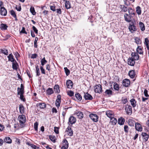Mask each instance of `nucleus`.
Segmentation results:
<instances>
[{
    "mask_svg": "<svg viewBox=\"0 0 149 149\" xmlns=\"http://www.w3.org/2000/svg\"><path fill=\"white\" fill-rule=\"evenodd\" d=\"M94 91L95 93H100L102 92V87L100 84L97 85L94 87Z\"/></svg>",
    "mask_w": 149,
    "mask_h": 149,
    "instance_id": "f257e3e1",
    "label": "nucleus"
},
{
    "mask_svg": "<svg viewBox=\"0 0 149 149\" xmlns=\"http://www.w3.org/2000/svg\"><path fill=\"white\" fill-rule=\"evenodd\" d=\"M129 29L132 33H133L134 31H136V26L133 22H132L130 24V25L129 26Z\"/></svg>",
    "mask_w": 149,
    "mask_h": 149,
    "instance_id": "f03ea898",
    "label": "nucleus"
},
{
    "mask_svg": "<svg viewBox=\"0 0 149 149\" xmlns=\"http://www.w3.org/2000/svg\"><path fill=\"white\" fill-rule=\"evenodd\" d=\"M125 110L128 115H131L132 113V108L130 105L127 104L125 106Z\"/></svg>",
    "mask_w": 149,
    "mask_h": 149,
    "instance_id": "7ed1b4c3",
    "label": "nucleus"
},
{
    "mask_svg": "<svg viewBox=\"0 0 149 149\" xmlns=\"http://www.w3.org/2000/svg\"><path fill=\"white\" fill-rule=\"evenodd\" d=\"M18 119L21 124H23L26 121L25 116L23 114L19 115L18 117Z\"/></svg>",
    "mask_w": 149,
    "mask_h": 149,
    "instance_id": "20e7f679",
    "label": "nucleus"
},
{
    "mask_svg": "<svg viewBox=\"0 0 149 149\" xmlns=\"http://www.w3.org/2000/svg\"><path fill=\"white\" fill-rule=\"evenodd\" d=\"M89 117L94 122H97L98 120V116L96 114H91L89 115Z\"/></svg>",
    "mask_w": 149,
    "mask_h": 149,
    "instance_id": "39448f33",
    "label": "nucleus"
},
{
    "mask_svg": "<svg viewBox=\"0 0 149 149\" xmlns=\"http://www.w3.org/2000/svg\"><path fill=\"white\" fill-rule=\"evenodd\" d=\"M61 97L60 95H58L57 96V99L56 101L55 104L57 107L58 108L60 106V104L61 102Z\"/></svg>",
    "mask_w": 149,
    "mask_h": 149,
    "instance_id": "423d86ee",
    "label": "nucleus"
},
{
    "mask_svg": "<svg viewBox=\"0 0 149 149\" xmlns=\"http://www.w3.org/2000/svg\"><path fill=\"white\" fill-rule=\"evenodd\" d=\"M24 86L22 84H21L20 88L19 87L17 88V91L18 95L22 94H24Z\"/></svg>",
    "mask_w": 149,
    "mask_h": 149,
    "instance_id": "0eeeda50",
    "label": "nucleus"
},
{
    "mask_svg": "<svg viewBox=\"0 0 149 149\" xmlns=\"http://www.w3.org/2000/svg\"><path fill=\"white\" fill-rule=\"evenodd\" d=\"M124 17L125 20L127 22H130L131 21L132 15L125 13L124 15Z\"/></svg>",
    "mask_w": 149,
    "mask_h": 149,
    "instance_id": "6e6552de",
    "label": "nucleus"
},
{
    "mask_svg": "<svg viewBox=\"0 0 149 149\" xmlns=\"http://www.w3.org/2000/svg\"><path fill=\"white\" fill-rule=\"evenodd\" d=\"M135 60L132 57H130L128 59L127 63L129 65L133 66L135 63Z\"/></svg>",
    "mask_w": 149,
    "mask_h": 149,
    "instance_id": "1a4fd4ad",
    "label": "nucleus"
},
{
    "mask_svg": "<svg viewBox=\"0 0 149 149\" xmlns=\"http://www.w3.org/2000/svg\"><path fill=\"white\" fill-rule=\"evenodd\" d=\"M63 146L61 149H68V141L66 139H64L63 141Z\"/></svg>",
    "mask_w": 149,
    "mask_h": 149,
    "instance_id": "9d476101",
    "label": "nucleus"
},
{
    "mask_svg": "<svg viewBox=\"0 0 149 149\" xmlns=\"http://www.w3.org/2000/svg\"><path fill=\"white\" fill-rule=\"evenodd\" d=\"M84 97L86 100H91L93 99L92 96L88 93H84Z\"/></svg>",
    "mask_w": 149,
    "mask_h": 149,
    "instance_id": "9b49d317",
    "label": "nucleus"
},
{
    "mask_svg": "<svg viewBox=\"0 0 149 149\" xmlns=\"http://www.w3.org/2000/svg\"><path fill=\"white\" fill-rule=\"evenodd\" d=\"M7 12L6 9L4 7H1L0 10V14L1 15L6 16L7 15Z\"/></svg>",
    "mask_w": 149,
    "mask_h": 149,
    "instance_id": "f8f14e48",
    "label": "nucleus"
},
{
    "mask_svg": "<svg viewBox=\"0 0 149 149\" xmlns=\"http://www.w3.org/2000/svg\"><path fill=\"white\" fill-rule=\"evenodd\" d=\"M130 81L127 79H125L123 80V84L125 87H128L130 84Z\"/></svg>",
    "mask_w": 149,
    "mask_h": 149,
    "instance_id": "ddd939ff",
    "label": "nucleus"
},
{
    "mask_svg": "<svg viewBox=\"0 0 149 149\" xmlns=\"http://www.w3.org/2000/svg\"><path fill=\"white\" fill-rule=\"evenodd\" d=\"M143 140L144 142L147 141L149 137V135H148L147 133L145 132H142L141 134Z\"/></svg>",
    "mask_w": 149,
    "mask_h": 149,
    "instance_id": "4468645a",
    "label": "nucleus"
},
{
    "mask_svg": "<svg viewBox=\"0 0 149 149\" xmlns=\"http://www.w3.org/2000/svg\"><path fill=\"white\" fill-rule=\"evenodd\" d=\"M106 114L107 116L110 118H113L114 116L113 112L110 110H108L106 112Z\"/></svg>",
    "mask_w": 149,
    "mask_h": 149,
    "instance_id": "2eb2a0df",
    "label": "nucleus"
},
{
    "mask_svg": "<svg viewBox=\"0 0 149 149\" xmlns=\"http://www.w3.org/2000/svg\"><path fill=\"white\" fill-rule=\"evenodd\" d=\"M113 92L109 89H107L104 92V95L106 96L110 97L112 95Z\"/></svg>",
    "mask_w": 149,
    "mask_h": 149,
    "instance_id": "dca6fc26",
    "label": "nucleus"
},
{
    "mask_svg": "<svg viewBox=\"0 0 149 149\" xmlns=\"http://www.w3.org/2000/svg\"><path fill=\"white\" fill-rule=\"evenodd\" d=\"M66 85L68 88H71L73 87V83L71 80H68L66 81Z\"/></svg>",
    "mask_w": 149,
    "mask_h": 149,
    "instance_id": "f3484780",
    "label": "nucleus"
},
{
    "mask_svg": "<svg viewBox=\"0 0 149 149\" xmlns=\"http://www.w3.org/2000/svg\"><path fill=\"white\" fill-rule=\"evenodd\" d=\"M76 121V119L75 117L73 116L70 117L69 119V122L71 125H72L75 123Z\"/></svg>",
    "mask_w": 149,
    "mask_h": 149,
    "instance_id": "a211bd4d",
    "label": "nucleus"
},
{
    "mask_svg": "<svg viewBox=\"0 0 149 149\" xmlns=\"http://www.w3.org/2000/svg\"><path fill=\"white\" fill-rule=\"evenodd\" d=\"M135 128L136 130L139 131H141L142 129L141 125L138 123H135Z\"/></svg>",
    "mask_w": 149,
    "mask_h": 149,
    "instance_id": "6ab92c4d",
    "label": "nucleus"
},
{
    "mask_svg": "<svg viewBox=\"0 0 149 149\" xmlns=\"http://www.w3.org/2000/svg\"><path fill=\"white\" fill-rule=\"evenodd\" d=\"M131 56L133 59L135 60H137L139 59V56L138 54L135 52H132L131 54Z\"/></svg>",
    "mask_w": 149,
    "mask_h": 149,
    "instance_id": "aec40b11",
    "label": "nucleus"
},
{
    "mask_svg": "<svg viewBox=\"0 0 149 149\" xmlns=\"http://www.w3.org/2000/svg\"><path fill=\"white\" fill-rule=\"evenodd\" d=\"M8 61H10L12 62H16V61L15 59L14 56L11 53L8 56Z\"/></svg>",
    "mask_w": 149,
    "mask_h": 149,
    "instance_id": "412c9836",
    "label": "nucleus"
},
{
    "mask_svg": "<svg viewBox=\"0 0 149 149\" xmlns=\"http://www.w3.org/2000/svg\"><path fill=\"white\" fill-rule=\"evenodd\" d=\"M66 132H68V134L70 136H72L73 134V131L71 127H68L66 129Z\"/></svg>",
    "mask_w": 149,
    "mask_h": 149,
    "instance_id": "4be33fe9",
    "label": "nucleus"
},
{
    "mask_svg": "<svg viewBox=\"0 0 149 149\" xmlns=\"http://www.w3.org/2000/svg\"><path fill=\"white\" fill-rule=\"evenodd\" d=\"M135 122L132 118H130L128 120V123L130 126H134Z\"/></svg>",
    "mask_w": 149,
    "mask_h": 149,
    "instance_id": "5701e85b",
    "label": "nucleus"
},
{
    "mask_svg": "<svg viewBox=\"0 0 149 149\" xmlns=\"http://www.w3.org/2000/svg\"><path fill=\"white\" fill-rule=\"evenodd\" d=\"M3 141L4 142H6L8 143H11L12 142L11 139L8 136L5 137L3 139Z\"/></svg>",
    "mask_w": 149,
    "mask_h": 149,
    "instance_id": "b1692460",
    "label": "nucleus"
},
{
    "mask_svg": "<svg viewBox=\"0 0 149 149\" xmlns=\"http://www.w3.org/2000/svg\"><path fill=\"white\" fill-rule=\"evenodd\" d=\"M130 103L132 106L133 107H135L136 105L137 102L135 100L134 98L131 99L130 101Z\"/></svg>",
    "mask_w": 149,
    "mask_h": 149,
    "instance_id": "393cba45",
    "label": "nucleus"
},
{
    "mask_svg": "<svg viewBox=\"0 0 149 149\" xmlns=\"http://www.w3.org/2000/svg\"><path fill=\"white\" fill-rule=\"evenodd\" d=\"M130 77L132 78H133L135 76V72L134 70H131L128 73Z\"/></svg>",
    "mask_w": 149,
    "mask_h": 149,
    "instance_id": "a878e982",
    "label": "nucleus"
},
{
    "mask_svg": "<svg viewBox=\"0 0 149 149\" xmlns=\"http://www.w3.org/2000/svg\"><path fill=\"white\" fill-rule=\"evenodd\" d=\"M125 121V119L123 117H120L118 119V123L120 125H123L124 124Z\"/></svg>",
    "mask_w": 149,
    "mask_h": 149,
    "instance_id": "bb28decb",
    "label": "nucleus"
},
{
    "mask_svg": "<svg viewBox=\"0 0 149 149\" xmlns=\"http://www.w3.org/2000/svg\"><path fill=\"white\" fill-rule=\"evenodd\" d=\"M37 106H39L41 109H44L46 107V104L44 103H39L37 104Z\"/></svg>",
    "mask_w": 149,
    "mask_h": 149,
    "instance_id": "cd10ccee",
    "label": "nucleus"
},
{
    "mask_svg": "<svg viewBox=\"0 0 149 149\" xmlns=\"http://www.w3.org/2000/svg\"><path fill=\"white\" fill-rule=\"evenodd\" d=\"M19 108L20 113L22 114L24 113V108L22 104H20L19 105Z\"/></svg>",
    "mask_w": 149,
    "mask_h": 149,
    "instance_id": "c85d7f7f",
    "label": "nucleus"
},
{
    "mask_svg": "<svg viewBox=\"0 0 149 149\" xmlns=\"http://www.w3.org/2000/svg\"><path fill=\"white\" fill-rule=\"evenodd\" d=\"M76 115L78 117V118L79 119H81L83 117L84 115L83 114L82 112L81 111H78L76 113Z\"/></svg>",
    "mask_w": 149,
    "mask_h": 149,
    "instance_id": "c756f323",
    "label": "nucleus"
},
{
    "mask_svg": "<svg viewBox=\"0 0 149 149\" xmlns=\"http://www.w3.org/2000/svg\"><path fill=\"white\" fill-rule=\"evenodd\" d=\"M54 89V91L55 93H59L60 92V87L58 84L55 85Z\"/></svg>",
    "mask_w": 149,
    "mask_h": 149,
    "instance_id": "7c9ffc66",
    "label": "nucleus"
},
{
    "mask_svg": "<svg viewBox=\"0 0 149 149\" xmlns=\"http://www.w3.org/2000/svg\"><path fill=\"white\" fill-rule=\"evenodd\" d=\"M26 145L30 146L33 149H38L39 148V147L35 145H34L33 144H31L29 142H27L26 143Z\"/></svg>",
    "mask_w": 149,
    "mask_h": 149,
    "instance_id": "2f4dec72",
    "label": "nucleus"
},
{
    "mask_svg": "<svg viewBox=\"0 0 149 149\" xmlns=\"http://www.w3.org/2000/svg\"><path fill=\"white\" fill-rule=\"evenodd\" d=\"M139 25L141 30L142 31H143L145 30V26L143 23L140 22L139 23Z\"/></svg>",
    "mask_w": 149,
    "mask_h": 149,
    "instance_id": "473e14b6",
    "label": "nucleus"
},
{
    "mask_svg": "<svg viewBox=\"0 0 149 149\" xmlns=\"http://www.w3.org/2000/svg\"><path fill=\"white\" fill-rule=\"evenodd\" d=\"M117 120L115 118L113 117L111 118V122L113 125H115L117 123Z\"/></svg>",
    "mask_w": 149,
    "mask_h": 149,
    "instance_id": "72a5a7b5",
    "label": "nucleus"
},
{
    "mask_svg": "<svg viewBox=\"0 0 149 149\" xmlns=\"http://www.w3.org/2000/svg\"><path fill=\"white\" fill-rule=\"evenodd\" d=\"M47 94L48 95H51L54 93V91L52 88H49L46 91Z\"/></svg>",
    "mask_w": 149,
    "mask_h": 149,
    "instance_id": "f704fd0d",
    "label": "nucleus"
},
{
    "mask_svg": "<svg viewBox=\"0 0 149 149\" xmlns=\"http://www.w3.org/2000/svg\"><path fill=\"white\" fill-rule=\"evenodd\" d=\"M75 96L77 99L79 101H80L82 99L81 96L78 93H76L75 94Z\"/></svg>",
    "mask_w": 149,
    "mask_h": 149,
    "instance_id": "c9c22d12",
    "label": "nucleus"
},
{
    "mask_svg": "<svg viewBox=\"0 0 149 149\" xmlns=\"http://www.w3.org/2000/svg\"><path fill=\"white\" fill-rule=\"evenodd\" d=\"M8 26L6 24L2 23L0 25V28L1 30H6L8 27Z\"/></svg>",
    "mask_w": 149,
    "mask_h": 149,
    "instance_id": "e433bc0d",
    "label": "nucleus"
},
{
    "mask_svg": "<svg viewBox=\"0 0 149 149\" xmlns=\"http://www.w3.org/2000/svg\"><path fill=\"white\" fill-rule=\"evenodd\" d=\"M120 8L121 9V11L124 12H126L127 11L128 8L124 5H120Z\"/></svg>",
    "mask_w": 149,
    "mask_h": 149,
    "instance_id": "4c0bfd02",
    "label": "nucleus"
},
{
    "mask_svg": "<svg viewBox=\"0 0 149 149\" xmlns=\"http://www.w3.org/2000/svg\"><path fill=\"white\" fill-rule=\"evenodd\" d=\"M127 10L129 14L131 15L134 14V10L132 8H129Z\"/></svg>",
    "mask_w": 149,
    "mask_h": 149,
    "instance_id": "58836bf2",
    "label": "nucleus"
},
{
    "mask_svg": "<svg viewBox=\"0 0 149 149\" xmlns=\"http://www.w3.org/2000/svg\"><path fill=\"white\" fill-rule=\"evenodd\" d=\"M113 88L116 91H118L119 89V87L118 85L116 82H115L113 84Z\"/></svg>",
    "mask_w": 149,
    "mask_h": 149,
    "instance_id": "ea45409f",
    "label": "nucleus"
},
{
    "mask_svg": "<svg viewBox=\"0 0 149 149\" xmlns=\"http://www.w3.org/2000/svg\"><path fill=\"white\" fill-rule=\"evenodd\" d=\"M10 14L14 18H15V20H17L16 15L15 12L13 10H11L10 12Z\"/></svg>",
    "mask_w": 149,
    "mask_h": 149,
    "instance_id": "a19ab883",
    "label": "nucleus"
},
{
    "mask_svg": "<svg viewBox=\"0 0 149 149\" xmlns=\"http://www.w3.org/2000/svg\"><path fill=\"white\" fill-rule=\"evenodd\" d=\"M36 75L38 76H39L40 75V71L39 68V67L38 65H36Z\"/></svg>",
    "mask_w": 149,
    "mask_h": 149,
    "instance_id": "79ce46f5",
    "label": "nucleus"
},
{
    "mask_svg": "<svg viewBox=\"0 0 149 149\" xmlns=\"http://www.w3.org/2000/svg\"><path fill=\"white\" fill-rule=\"evenodd\" d=\"M136 51L140 54H142L143 53V52L141 48L139 47H138L136 49Z\"/></svg>",
    "mask_w": 149,
    "mask_h": 149,
    "instance_id": "37998d69",
    "label": "nucleus"
},
{
    "mask_svg": "<svg viewBox=\"0 0 149 149\" xmlns=\"http://www.w3.org/2000/svg\"><path fill=\"white\" fill-rule=\"evenodd\" d=\"M40 62L42 65L43 66L47 63V61L45 59V58L44 57L43 58L41 59Z\"/></svg>",
    "mask_w": 149,
    "mask_h": 149,
    "instance_id": "c03bdc74",
    "label": "nucleus"
},
{
    "mask_svg": "<svg viewBox=\"0 0 149 149\" xmlns=\"http://www.w3.org/2000/svg\"><path fill=\"white\" fill-rule=\"evenodd\" d=\"M65 6L66 8L67 9L71 8L70 3L68 1H66Z\"/></svg>",
    "mask_w": 149,
    "mask_h": 149,
    "instance_id": "a18cd8bd",
    "label": "nucleus"
},
{
    "mask_svg": "<svg viewBox=\"0 0 149 149\" xmlns=\"http://www.w3.org/2000/svg\"><path fill=\"white\" fill-rule=\"evenodd\" d=\"M30 11L33 15H35L36 14L34 8L33 6H31V7L30 8Z\"/></svg>",
    "mask_w": 149,
    "mask_h": 149,
    "instance_id": "49530a36",
    "label": "nucleus"
},
{
    "mask_svg": "<svg viewBox=\"0 0 149 149\" xmlns=\"http://www.w3.org/2000/svg\"><path fill=\"white\" fill-rule=\"evenodd\" d=\"M136 13L139 15H140L141 13V8L139 6H138L136 8Z\"/></svg>",
    "mask_w": 149,
    "mask_h": 149,
    "instance_id": "de8ad7c7",
    "label": "nucleus"
},
{
    "mask_svg": "<svg viewBox=\"0 0 149 149\" xmlns=\"http://www.w3.org/2000/svg\"><path fill=\"white\" fill-rule=\"evenodd\" d=\"M1 52L5 55H8V51L7 49H3L1 50Z\"/></svg>",
    "mask_w": 149,
    "mask_h": 149,
    "instance_id": "09e8293b",
    "label": "nucleus"
},
{
    "mask_svg": "<svg viewBox=\"0 0 149 149\" xmlns=\"http://www.w3.org/2000/svg\"><path fill=\"white\" fill-rule=\"evenodd\" d=\"M64 70L67 76H68L70 74V71L67 67L64 68Z\"/></svg>",
    "mask_w": 149,
    "mask_h": 149,
    "instance_id": "8fccbe9b",
    "label": "nucleus"
},
{
    "mask_svg": "<svg viewBox=\"0 0 149 149\" xmlns=\"http://www.w3.org/2000/svg\"><path fill=\"white\" fill-rule=\"evenodd\" d=\"M49 139L51 140L54 143L56 142V138L55 136L52 135H50L49 136Z\"/></svg>",
    "mask_w": 149,
    "mask_h": 149,
    "instance_id": "3c124183",
    "label": "nucleus"
},
{
    "mask_svg": "<svg viewBox=\"0 0 149 149\" xmlns=\"http://www.w3.org/2000/svg\"><path fill=\"white\" fill-rule=\"evenodd\" d=\"M16 62H12V68L13 70H16L17 69V67L16 64Z\"/></svg>",
    "mask_w": 149,
    "mask_h": 149,
    "instance_id": "603ef678",
    "label": "nucleus"
},
{
    "mask_svg": "<svg viewBox=\"0 0 149 149\" xmlns=\"http://www.w3.org/2000/svg\"><path fill=\"white\" fill-rule=\"evenodd\" d=\"M144 44L146 45H148L149 44V41L147 38L145 39V41L144 42Z\"/></svg>",
    "mask_w": 149,
    "mask_h": 149,
    "instance_id": "864d4df0",
    "label": "nucleus"
},
{
    "mask_svg": "<svg viewBox=\"0 0 149 149\" xmlns=\"http://www.w3.org/2000/svg\"><path fill=\"white\" fill-rule=\"evenodd\" d=\"M74 94V92L72 91H68V95L70 97H72L73 96Z\"/></svg>",
    "mask_w": 149,
    "mask_h": 149,
    "instance_id": "5fc2aeb1",
    "label": "nucleus"
},
{
    "mask_svg": "<svg viewBox=\"0 0 149 149\" xmlns=\"http://www.w3.org/2000/svg\"><path fill=\"white\" fill-rule=\"evenodd\" d=\"M124 130L125 133H128L129 130L128 126L127 125H125L124 126Z\"/></svg>",
    "mask_w": 149,
    "mask_h": 149,
    "instance_id": "6e6d98bb",
    "label": "nucleus"
},
{
    "mask_svg": "<svg viewBox=\"0 0 149 149\" xmlns=\"http://www.w3.org/2000/svg\"><path fill=\"white\" fill-rule=\"evenodd\" d=\"M38 123L36 122L34 124V128L36 131L38 130Z\"/></svg>",
    "mask_w": 149,
    "mask_h": 149,
    "instance_id": "4d7b16f0",
    "label": "nucleus"
},
{
    "mask_svg": "<svg viewBox=\"0 0 149 149\" xmlns=\"http://www.w3.org/2000/svg\"><path fill=\"white\" fill-rule=\"evenodd\" d=\"M54 132L56 134L59 133V129L58 127H54Z\"/></svg>",
    "mask_w": 149,
    "mask_h": 149,
    "instance_id": "13d9d810",
    "label": "nucleus"
},
{
    "mask_svg": "<svg viewBox=\"0 0 149 149\" xmlns=\"http://www.w3.org/2000/svg\"><path fill=\"white\" fill-rule=\"evenodd\" d=\"M40 69L42 73L44 74H45V70L43 68V67L42 66H41L40 67Z\"/></svg>",
    "mask_w": 149,
    "mask_h": 149,
    "instance_id": "bf43d9fd",
    "label": "nucleus"
},
{
    "mask_svg": "<svg viewBox=\"0 0 149 149\" xmlns=\"http://www.w3.org/2000/svg\"><path fill=\"white\" fill-rule=\"evenodd\" d=\"M127 98L122 99V103L125 104L127 102Z\"/></svg>",
    "mask_w": 149,
    "mask_h": 149,
    "instance_id": "052dcab7",
    "label": "nucleus"
},
{
    "mask_svg": "<svg viewBox=\"0 0 149 149\" xmlns=\"http://www.w3.org/2000/svg\"><path fill=\"white\" fill-rule=\"evenodd\" d=\"M14 55L15 56V57L17 60H18V58L19 56V53L17 52H15L14 54Z\"/></svg>",
    "mask_w": 149,
    "mask_h": 149,
    "instance_id": "680f3d73",
    "label": "nucleus"
},
{
    "mask_svg": "<svg viewBox=\"0 0 149 149\" xmlns=\"http://www.w3.org/2000/svg\"><path fill=\"white\" fill-rule=\"evenodd\" d=\"M32 29L35 33L37 34L38 33V30L36 27L35 26H33L32 27Z\"/></svg>",
    "mask_w": 149,
    "mask_h": 149,
    "instance_id": "e2e57ef3",
    "label": "nucleus"
},
{
    "mask_svg": "<svg viewBox=\"0 0 149 149\" xmlns=\"http://www.w3.org/2000/svg\"><path fill=\"white\" fill-rule=\"evenodd\" d=\"M21 33L27 34V32L25 31V28L24 27L22 28V29L20 32Z\"/></svg>",
    "mask_w": 149,
    "mask_h": 149,
    "instance_id": "0e129e2a",
    "label": "nucleus"
},
{
    "mask_svg": "<svg viewBox=\"0 0 149 149\" xmlns=\"http://www.w3.org/2000/svg\"><path fill=\"white\" fill-rule=\"evenodd\" d=\"M19 95H20V99L23 101H24L25 99L24 98V96L23 95V94H22Z\"/></svg>",
    "mask_w": 149,
    "mask_h": 149,
    "instance_id": "69168bd1",
    "label": "nucleus"
},
{
    "mask_svg": "<svg viewBox=\"0 0 149 149\" xmlns=\"http://www.w3.org/2000/svg\"><path fill=\"white\" fill-rule=\"evenodd\" d=\"M46 69L49 71L50 70V65L49 64H47L46 65Z\"/></svg>",
    "mask_w": 149,
    "mask_h": 149,
    "instance_id": "338daca9",
    "label": "nucleus"
},
{
    "mask_svg": "<svg viewBox=\"0 0 149 149\" xmlns=\"http://www.w3.org/2000/svg\"><path fill=\"white\" fill-rule=\"evenodd\" d=\"M144 93L146 97L149 96V95L148 94V91L146 89H145L144 91Z\"/></svg>",
    "mask_w": 149,
    "mask_h": 149,
    "instance_id": "774afa93",
    "label": "nucleus"
}]
</instances>
